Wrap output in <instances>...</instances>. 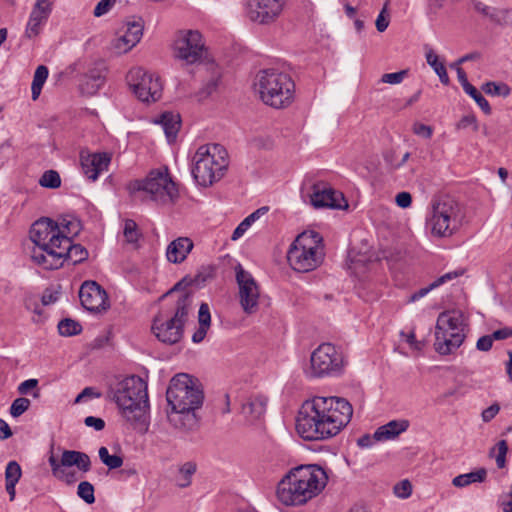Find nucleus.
I'll return each instance as SVG.
<instances>
[{
	"label": "nucleus",
	"instance_id": "obj_1",
	"mask_svg": "<svg viewBox=\"0 0 512 512\" xmlns=\"http://www.w3.org/2000/svg\"><path fill=\"white\" fill-rule=\"evenodd\" d=\"M352 405L341 397L315 396L305 401L296 419V430L305 440H323L337 435L351 420Z\"/></svg>",
	"mask_w": 512,
	"mask_h": 512
},
{
	"label": "nucleus",
	"instance_id": "obj_2",
	"mask_svg": "<svg viewBox=\"0 0 512 512\" xmlns=\"http://www.w3.org/2000/svg\"><path fill=\"white\" fill-rule=\"evenodd\" d=\"M48 227L43 224L36 226L37 246H33L30 251L34 264L46 270H54L61 268L66 261L76 265L88 258L89 253L84 246L74 244L69 236L59 235L56 227L53 230Z\"/></svg>",
	"mask_w": 512,
	"mask_h": 512
},
{
	"label": "nucleus",
	"instance_id": "obj_3",
	"mask_svg": "<svg viewBox=\"0 0 512 512\" xmlns=\"http://www.w3.org/2000/svg\"><path fill=\"white\" fill-rule=\"evenodd\" d=\"M166 399L171 411L167 413L168 421L176 429L188 431L197 426L195 411L204 400V393L197 379L189 374H176L166 390Z\"/></svg>",
	"mask_w": 512,
	"mask_h": 512
},
{
	"label": "nucleus",
	"instance_id": "obj_4",
	"mask_svg": "<svg viewBox=\"0 0 512 512\" xmlns=\"http://www.w3.org/2000/svg\"><path fill=\"white\" fill-rule=\"evenodd\" d=\"M328 476L317 464L300 465L291 469L279 482L277 497L286 506L303 505L326 487Z\"/></svg>",
	"mask_w": 512,
	"mask_h": 512
},
{
	"label": "nucleus",
	"instance_id": "obj_5",
	"mask_svg": "<svg viewBox=\"0 0 512 512\" xmlns=\"http://www.w3.org/2000/svg\"><path fill=\"white\" fill-rule=\"evenodd\" d=\"M254 91L267 106L284 109L295 97V83L291 76L274 68L260 70L253 83Z\"/></svg>",
	"mask_w": 512,
	"mask_h": 512
},
{
	"label": "nucleus",
	"instance_id": "obj_6",
	"mask_svg": "<svg viewBox=\"0 0 512 512\" xmlns=\"http://www.w3.org/2000/svg\"><path fill=\"white\" fill-rule=\"evenodd\" d=\"M123 417L139 422L148 408L147 384L138 376H130L118 383L113 396Z\"/></svg>",
	"mask_w": 512,
	"mask_h": 512
},
{
	"label": "nucleus",
	"instance_id": "obj_7",
	"mask_svg": "<svg viewBox=\"0 0 512 512\" xmlns=\"http://www.w3.org/2000/svg\"><path fill=\"white\" fill-rule=\"evenodd\" d=\"M193 161L192 175L203 187L219 181L228 167L227 151L219 144L200 146Z\"/></svg>",
	"mask_w": 512,
	"mask_h": 512
},
{
	"label": "nucleus",
	"instance_id": "obj_8",
	"mask_svg": "<svg viewBox=\"0 0 512 512\" xmlns=\"http://www.w3.org/2000/svg\"><path fill=\"white\" fill-rule=\"evenodd\" d=\"M323 258L322 237L315 231H306L298 235L287 253L291 268L303 273L316 269Z\"/></svg>",
	"mask_w": 512,
	"mask_h": 512
},
{
	"label": "nucleus",
	"instance_id": "obj_9",
	"mask_svg": "<svg viewBox=\"0 0 512 512\" xmlns=\"http://www.w3.org/2000/svg\"><path fill=\"white\" fill-rule=\"evenodd\" d=\"M191 304L190 295L181 293L175 301L172 316L159 313L154 317L152 331L159 341L172 345L181 340Z\"/></svg>",
	"mask_w": 512,
	"mask_h": 512
},
{
	"label": "nucleus",
	"instance_id": "obj_10",
	"mask_svg": "<svg viewBox=\"0 0 512 512\" xmlns=\"http://www.w3.org/2000/svg\"><path fill=\"white\" fill-rule=\"evenodd\" d=\"M129 188L132 192H145L150 200L160 205L173 204L179 197L167 167L150 171L145 179L131 182Z\"/></svg>",
	"mask_w": 512,
	"mask_h": 512
},
{
	"label": "nucleus",
	"instance_id": "obj_11",
	"mask_svg": "<svg viewBox=\"0 0 512 512\" xmlns=\"http://www.w3.org/2000/svg\"><path fill=\"white\" fill-rule=\"evenodd\" d=\"M461 222L459 203L449 196L441 197L432 204L427 219V228L436 237H450L458 230Z\"/></svg>",
	"mask_w": 512,
	"mask_h": 512
},
{
	"label": "nucleus",
	"instance_id": "obj_12",
	"mask_svg": "<svg viewBox=\"0 0 512 512\" xmlns=\"http://www.w3.org/2000/svg\"><path fill=\"white\" fill-rule=\"evenodd\" d=\"M48 463L51 467L52 475L67 485H72L78 480L76 472L67 470V467L76 466L83 473H87L91 469L89 455L76 450H64L60 460L51 452L48 457Z\"/></svg>",
	"mask_w": 512,
	"mask_h": 512
},
{
	"label": "nucleus",
	"instance_id": "obj_13",
	"mask_svg": "<svg viewBox=\"0 0 512 512\" xmlns=\"http://www.w3.org/2000/svg\"><path fill=\"white\" fill-rule=\"evenodd\" d=\"M344 361L342 354L331 343L319 345L311 354L309 377L334 376L341 373Z\"/></svg>",
	"mask_w": 512,
	"mask_h": 512
},
{
	"label": "nucleus",
	"instance_id": "obj_14",
	"mask_svg": "<svg viewBox=\"0 0 512 512\" xmlns=\"http://www.w3.org/2000/svg\"><path fill=\"white\" fill-rule=\"evenodd\" d=\"M127 83L134 95L142 102H156L162 95V84L159 77L136 67L127 74Z\"/></svg>",
	"mask_w": 512,
	"mask_h": 512
},
{
	"label": "nucleus",
	"instance_id": "obj_15",
	"mask_svg": "<svg viewBox=\"0 0 512 512\" xmlns=\"http://www.w3.org/2000/svg\"><path fill=\"white\" fill-rule=\"evenodd\" d=\"M174 47L176 57L187 64L198 63L201 67L209 60L202 35L198 31L189 30L181 33Z\"/></svg>",
	"mask_w": 512,
	"mask_h": 512
},
{
	"label": "nucleus",
	"instance_id": "obj_16",
	"mask_svg": "<svg viewBox=\"0 0 512 512\" xmlns=\"http://www.w3.org/2000/svg\"><path fill=\"white\" fill-rule=\"evenodd\" d=\"M236 281L239 287V303L243 311L248 315L256 313L259 308L260 297L257 282L241 265L236 267Z\"/></svg>",
	"mask_w": 512,
	"mask_h": 512
},
{
	"label": "nucleus",
	"instance_id": "obj_17",
	"mask_svg": "<svg viewBox=\"0 0 512 512\" xmlns=\"http://www.w3.org/2000/svg\"><path fill=\"white\" fill-rule=\"evenodd\" d=\"M287 0H249V18L259 24L275 22L283 12Z\"/></svg>",
	"mask_w": 512,
	"mask_h": 512
},
{
	"label": "nucleus",
	"instance_id": "obj_18",
	"mask_svg": "<svg viewBox=\"0 0 512 512\" xmlns=\"http://www.w3.org/2000/svg\"><path fill=\"white\" fill-rule=\"evenodd\" d=\"M82 306L91 312H101L109 308L106 291L95 281H85L79 290Z\"/></svg>",
	"mask_w": 512,
	"mask_h": 512
},
{
	"label": "nucleus",
	"instance_id": "obj_19",
	"mask_svg": "<svg viewBox=\"0 0 512 512\" xmlns=\"http://www.w3.org/2000/svg\"><path fill=\"white\" fill-rule=\"evenodd\" d=\"M464 328L465 319L463 313L459 310H448L438 315L435 332H442L447 334L448 337L449 335H459L461 340H465Z\"/></svg>",
	"mask_w": 512,
	"mask_h": 512
},
{
	"label": "nucleus",
	"instance_id": "obj_20",
	"mask_svg": "<svg viewBox=\"0 0 512 512\" xmlns=\"http://www.w3.org/2000/svg\"><path fill=\"white\" fill-rule=\"evenodd\" d=\"M39 224H43L44 226L49 225L48 228H51L52 230L56 227L59 231V235L69 236V240H72L73 237L77 236L81 230V222L75 217H63L58 222L53 221L50 218H42L34 222L30 230V239L34 243V246H37L35 230H37L36 226Z\"/></svg>",
	"mask_w": 512,
	"mask_h": 512
},
{
	"label": "nucleus",
	"instance_id": "obj_21",
	"mask_svg": "<svg viewBox=\"0 0 512 512\" xmlns=\"http://www.w3.org/2000/svg\"><path fill=\"white\" fill-rule=\"evenodd\" d=\"M52 5L53 0L36 1L25 28V37L32 39L41 33L42 26L47 22L52 12Z\"/></svg>",
	"mask_w": 512,
	"mask_h": 512
},
{
	"label": "nucleus",
	"instance_id": "obj_22",
	"mask_svg": "<svg viewBox=\"0 0 512 512\" xmlns=\"http://www.w3.org/2000/svg\"><path fill=\"white\" fill-rule=\"evenodd\" d=\"M199 71L205 74V78L201 88L195 93V97L198 101H203L217 91L221 83L222 72L213 60H207L199 68Z\"/></svg>",
	"mask_w": 512,
	"mask_h": 512
},
{
	"label": "nucleus",
	"instance_id": "obj_23",
	"mask_svg": "<svg viewBox=\"0 0 512 512\" xmlns=\"http://www.w3.org/2000/svg\"><path fill=\"white\" fill-rule=\"evenodd\" d=\"M83 173L88 179L95 181L99 175L108 169L111 156L107 152L80 154Z\"/></svg>",
	"mask_w": 512,
	"mask_h": 512
},
{
	"label": "nucleus",
	"instance_id": "obj_24",
	"mask_svg": "<svg viewBox=\"0 0 512 512\" xmlns=\"http://www.w3.org/2000/svg\"><path fill=\"white\" fill-rule=\"evenodd\" d=\"M345 201L343 194L326 187L324 184H314L313 193L310 195L311 205L315 208H342L341 202Z\"/></svg>",
	"mask_w": 512,
	"mask_h": 512
},
{
	"label": "nucleus",
	"instance_id": "obj_25",
	"mask_svg": "<svg viewBox=\"0 0 512 512\" xmlns=\"http://www.w3.org/2000/svg\"><path fill=\"white\" fill-rule=\"evenodd\" d=\"M144 23L141 18L127 23L126 32L116 39L115 48L122 52L131 50L142 38Z\"/></svg>",
	"mask_w": 512,
	"mask_h": 512
},
{
	"label": "nucleus",
	"instance_id": "obj_26",
	"mask_svg": "<svg viewBox=\"0 0 512 512\" xmlns=\"http://www.w3.org/2000/svg\"><path fill=\"white\" fill-rule=\"evenodd\" d=\"M193 242L188 237H179L173 240L166 249L167 260L171 263H182L193 249Z\"/></svg>",
	"mask_w": 512,
	"mask_h": 512
},
{
	"label": "nucleus",
	"instance_id": "obj_27",
	"mask_svg": "<svg viewBox=\"0 0 512 512\" xmlns=\"http://www.w3.org/2000/svg\"><path fill=\"white\" fill-rule=\"evenodd\" d=\"M409 425L410 423L407 419L391 420L376 429L374 439L376 441L393 440L401 433L407 431Z\"/></svg>",
	"mask_w": 512,
	"mask_h": 512
},
{
	"label": "nucleus",
	"instance_id": "obj_28",
	"mask_svg": "<svg viewBox=\"0 0 512 512\" xmlns=\"http://www.w3.org/2000/svg\"><path fill=\"white\" fill-rule=\"evenodd\" d=\"M464 340H461L460 336H453L443 334L442 332H435L434 348L440 355H449L454 353L462 344Z\"/></svg>",
	"mask_w": 512,
	"mask_h": 512
},
{
	"label": "nucleus",
	"instance_id": "obj_29",
	"mask_svg": "<svg viewBox=\"0 0 512 512\" xmlns=\"http://www.w3.org/2000/svg\"><path fill=\"white\" fill-rule=\"evenodd\" d=\"M267 399L262 396L248 398L243 402L241 413L249 421L259 419L266 410Z\"/></svg>",
	"mask_w": 512,
	"mask_h": 512
},
{
	"label": "nucleus",
	"instance_id": "obj_30",
	"mask_svg": "<svg viewBox=\"0 0 512 512\" xmlns=\"http://www.w3.org/2000/svg\"><path fill=\"white\" fill-rule=\"evenodd\" d=\"M156 123H160L162 125L168 142L175 141L181 127V117L179 114L164 112L160 116V120L156 121Z\"/></svg>",
	"mask_w": 512,
	"mask_h": 512
},
{
	"label": "nucleus",
	"instance_id": "obj_31",
	"mask_svg": "<svg viewBox=\"0 0 512 512\" xmlns=\"http://www.w3.org/2000/svg\"><path fill=\"white\" fill-rule=\"evenodd\" d=\"M463 274L462 270L459 271H452L448 272L440 277H438L435 281H433L430 285L427 287L421 288L420 290L416 291L410 296L409 302H415L422 297L426 296L431 290L438 288L442 284L451 281Z\"/></svg>",
	"mask_w": 512,
	"mask_h": 512
},
{
	"label": "nucleus",
	"instance_id": "obj_32",
	"mask_svg": "<svg viewBox=\"0 0 512 512\" xmlns=\"http://www.w3.org/2000/svg\"><path fill=\"white\" fill-rule=\"evenodd\" d=\"M487 477V470L485 468H479L476 471H472L466 474H460L453 478L452 484L457 488L466 487L472 483H482Z\"/></svg>",
	"mask_w": 512,
	"mask_h": 512
},
{
	"label": "nucleus",
	"instance_id": "obj_33",
	"mask_svg": "<svg viewBox=\"0 0 512 512\" xmlns=\"http://www.w3.org/2000/svg\"><path fill=\"white\" fill-rule=\"evenodd\" d=\"M49 71L48 68L44 65H40L36 68V71L34 73L32 85H31V91H32V98L33 100H36L42 90V87L48 77Z\"/></svg>",
	"mask_w": 512,
	"mask_h": 512
},
{
	"label": "nucleus",
	"instance_id": "obj_34",
	"mask_svg": "<svg viewBox=\"0 0 512 512\" xmlns=\"http://www.w3.org/2000/svg\"><path fill=\"white\" fill-rule=\"evenodd\" d=\"M427 63L433 68L435 73L439 76L442 84L448 85L450 82L446 68L442 62L439 61L438 56L430 50L426 54Z\"/></svg>",
	"mask_w": 512,
	"mask_h": 512
},
{
	"label": "nucleus",
	"instance_id": "obj_35",
	"mask_svg": "<svg viewBox=\"0 0 512 512\" xmlns=\"http://www.w3.org/2000/svg\"><path fill=\"white\" fill-rule=\"evenodd\" d=\"M196 472V464L193 462H186L178 469L176 483L179 487L185 488L191 484V477Z\"/></svg>",
	"mask_w": 512,
	"mask_h": 512
},
{
	"label": "nucleus",
	"instance_id": "obj_36",
	"mask_svg": "<svg viewBox=\"0 0 512 512\" xmlns=\"http://www.w3.org/2000/svg\"><path fill=\"white\" fill-rule=\"evenodd\" d=\"M482 90L492 96L508 97L511 94V88L504 82H487L482 85Z\"/></svg>",
	"mask_w": 512,
	"mask_h": 512
},
{
	"label": "nucleus",
	"instance_id": "obj_37",
	"mask_svg": "<svg viewBox=\"0 0 512 512\" xmlns=\"http://www.w3.org/2000/svg\"><path fill=\"white\" fill-rule=\"evenodd\" d=\"M101 462L110 470L120 468L123 465V458L119 455H110L106 447L102 446L98 450Z\"/></svg>",
	"mask_w": 512,
	"mask_h": 512
},
{
	"label": "nucleus",
	"instance_id": "obj_38",
	"mask_svg": "<svg viewBox=\"0 0 512 512\" xmlns=\"http://www.w3.org/2000/svg\"><path fill=\"white\" fill-rule=\"evenodd\" d=\"M58 331L62 336H74L82 331V326L79 322L66 318L59 322Z\"/></svg>",
	"mask_w": 512,
	"mask_h": 512
},
{
	"label": "nucleus",
	"instance_id": "obj_39",
	"mask_svg": "<svg viewBox=\"0 0 512 512\" xmlns=\"http://www.w3.org/2000/svg\"><path fill=\"white\" fill-rule=\"evenodd\" d=\"M39 184L45 188L56 189L61 185L60 175L55 170H47L39 179Z\"/></svg>",
	"mask_w": 512,
	"mask_h": 512
},
{
	"label": "nucleus",
	"instance_id": "obj_40",
	"mask_svg": "<svg viewBox=\"0 0 512 512\" xmlns=\"http://www.w3.org/2000/svg\"><path fill=\"white\" fill-rule=\"evenodd\" d=\"M94 486L88 481H82L79 483L77 488V495L87 504H93L95 502Z\"/></svg>",
	"mask_w": 512,
	"mask_h": 512
},
{
	"label": "nucleus",
	"instance_id": "obj_41",
	"mask_svg": "<svg viewBox=\"0 0 512 512\" xmlns=\"http://www.w3.org/2000/svg\"><path fill=\"white\" fill-rule=\"evenodd\" d=\"M123 234L128 243H136L141 236L137 223L132 219H127L124 223Z\"/></svg>",
	"mask_w": 512,
	"mask_h": 512
},
{
	"label": "nucleus",
	"instance_id": "obj_42",
	"mask_svg": "<svg viewBox=\"0 0 512 512\" xmlns=\"http://www.w3.org/2000/svg\"><path fill=\"white\" fill-rule=\"evenodd\" d=\"M106 70L107 68L105 63L103 61H98L93 64V66L88 70L86 75L89 77V79L104 84Z\"/></svg>",
	"mask_w": 512,
	"mask_h": 512
},
{
	"label": "nucleus",
	"instance_id": "obj_43",
	"mask_svg": "<svg viewBox=\"0 0 512 512\" xmlns=\"http://www.w3.org/2000/svg\"><path fill=\"white\" fill-rule=\"evenodd\" d=\"M464 91L475 100V102L478 104V106L482 109V111L486 115L491 114V107H490L488 101L473 85H471Z\"/></svg>",
	"mask_w": 512,
	"mask_h": 512
},
{
	"label": "nucleus",
	"instance_id": "obj_44",
	"mask_svg": "<svg viewBox=\"0 0 512 512\" xmlns=\"http://www.w3.org/2000/svg\"><path fill=\"white\" fill-rule=\"evenodd\" d=\"M22 475V470L18 462L10 461L5 469V480L6 482L18 483Z\"/></svg>",
	"mask_w": 512,
	"mask_h": 512
},
{
	"label": "nucleus",
	"instance_id": "obj_45",
	"mask_svg": "<svg viewBox=\"0 0 512 512\" xmlns=\"http://www.w3.org/2000/svg\"><path fill=\"white\" fill-rule=\"evenodd\" d=\"M30 400L28 398L20 397L13 401L10 407V414L12 417H19L30 407Z\"/></svg>",
	"mask_w": 512,
	"mask_h": 512
},
{
	"label": "nucleus",
	"instance_id": "obj_46",
	"mask_svg": "<svg viewBox=\"0 0 512 512\" xmlns=\"http://www.w3.org/2000/svg\"><path fill=\"white\" fill-rule=\"evenodd\" d=\"M103 86L102 83L95 82V80L89 79L85 74L80 84V89L83 94L94 95Z\"/></svg>",
	"mask_w": 512,
	"mask_h": 512
},
{
	"label": "nucleus",
	"instance_id": "obj_47",
	"mask_svg": "<svg viewBox=\"0 0 512 512\" xmlns=\"http://www.w3.org/2000/svg\"><path fill=\"white\" fill-rule=\"evenodd\" d=\"M103 86L102 83L95 82V80L89 79L85 74L80 84V89L83 94L94 95Z\"/></svg>",
	"mask_w": 512,
	"mask_h": 512
},
{
	"label": "nucleus",
	"instance_id": "obj_48",
	"mask_svg": "<svg viewBox=\"0 0 512 512\" xmlns=\"http://www.w3.org/2000/svg\"><path fill=\"white\" fill-rule=\"evenodd\" d=\"M508 18V10L497 9L493 7L488 19L497 25H506L508 23Z\"/></svg>",
	"mask_w": 512,
	"mask_h": 512
},
{
	"label": "nucleus",
	"instance_id": "obj_49",
	"mask_svg": "<svg viewBox=\"0 0 512 512\" xmlns=\"http://www.w3.org/2000/svg\"><path fill=\"white\" fill-rule=\"evenodd\" d=\"M496 448L498 450V454L496 456V465L498 468L502 469L506 465V454L508 452V445L506 440H500Z\"/></svg>",
	"mask_w": 512,
	"mask_h": 512
},
{
	"label": "nucleus",
	"instance_id": "obj_50",
	"mask_svg": "<svg viewBox=\"0 0 512 512\" xmlns=\"http://www.w3.org/2000/svg\"><path fill=\"white\" fill-rule=\"evenodd\" d=\"M394 493L399 498H403V499L408 498L412 493V485L409 482V480L405 479V480H402L399 483H397L394 486Z\"/></svg>",
	"mask_w": 512,
	"mask_h": 512
},
{
	"label": "nucleus",
	"instance_id": "obj_51",
	"mask_svg": "<svg viewBox=\"0 0 512 512\" xmlns=\"http://www.w3.org/2000/svg\"><path fill=\"white\" fill-rule=\"evenodd\" d=\"M407 73V70H401L394 73H385L381 77V82L387 84H399L404 80Z\"/></svg>",
	"mask_w": 512,
	"mask_h": 512
},
{
	"label": "nucleus",
	"instance_id": "obj_52",
	"mask_svg": "<svg viewBox=\"0 0 512 512\" xmlns=\"http://www.w3.org/2000/svg\"><path fill=\"white\" fill-rule=\"evenodd\" d=\"M198 322L199 325L210 327L211 323V315H210V309L207 303H202L199 307L198 312Z\"/></svg>",
	"mask_w": 512,
	"mask_h": 512
},
{
	"label": "nucleus",
	"instance_id": "obj_53",
	"mask_svg": "<svg viewBox=\"0 0 512 512\" xmlns=\"http://www.w3.org/2000/svg\"><path fill=\"white\" fill-rule=\"evenodd\" d=\"M117 0H101L98 2L94 9V16L95 17H101L108 13L111 8L116 4Z\"/></svg>",
	"mask_w": 512,
	"mask_h": 512
},
{
	"label": "nucleus",
	"instance_id": "obj_54",
	"mask_svg": "<svg viewBox=\"0 0 512 512\" xmlns=\"http://www.w3.org/2000/svg\"><path fill=\"white\" fill-rule=\"evenodd\" d=\"M376 28L379 32H384L389 26V14L387 13V3L379 13L376 22Z\"/></svg>",
	"mask_w": 512,
	"mask_h": 512
},
{
	"label": "nucleus",
	"instance_id": "obj_55",
	"mask_svg": "<svg viewBox=\"0 0 512 512\" xmlns=\"http://www.w3.org/2000/svg\"><path fill=\"white\" fill-rule=\"evenodd\" d=\"M268 211L269 208L267 206L260 207L254 212H252L250 215H248L242 222L245 224V226L250 228L253 223H255L258 219L267 214Z\"/></svg>",
	"mask_w": 512,
	"mask_h": 512
},
{
	"label": "nucleus",
	"instance_id": "obj_56",
	"mask_svg": "<svg viewBox=\"0 0 512 512\" xmlns=\"http://www.w3.org/2000/svg\"><path fill=\"white\" fill-rule=\"evenodd\" d=\"M413 132L416 135L421 136V137H423L425 139H430L432 137V134H433V129H432L431 126H428V125L416 122L413 125Z\"/></svg>",
	"mask_w": 512,
	"mask_h": 512
},
{
	"label": "nucleus",
	"instance_id": "obj_57",
	"mask_svg": "<svg viewBox=\"0 0 512 512\" xmlns=\"http://www.w3.org/2000/svg\"><path fill=\"white\" fill-rule=\"evenodd\" d=\"M469 126H472L474 131L478 130L477 120L473 114L463 116L457 124L458 129H465Z\"/></svg>",
	"mask_w": 512,
	"mask_h": 512
},
{
	"label": "nucleus",
	"instance_id": "obj_58",
	"mask_svg": "<svg viewBox=\"0 0 512 512\" xmlns=\"http://www.w3.org/2000/svg\"><path fill=\"white\" fill-rule=\"evenodd\" d=\"M84 423L88 427L94 428L96 431H101L105 427V421L102 418L87 416Z\"/></svg>",
	"mask_w": 512,
	"mask_h": 512
},
{
	"label": "nucleus",
	"instance_id": "obj_59",
	"mask_svg": "<svg viewBox=\"0 0 512 512\" xmlns=\"http://www.w3.org/2000/svg\"><path fill=\"white\" fill-rule=\"evenodd\" d=\"M396 204L401 208H407L412 203V196L409 192H400L395 198Z\"/></svg>",
	"mask_w": 512,
	"mask_h": 512
},
{
	"label": "nucleus",
	"instance_id": "obj_60",
	"mask_svg": "<svg viewBox=\"0 0 512 512\" xmlns=\"http://www.w3.org/2000/svg\"><path fill=\"white\" fill-rule=\"evenodd\" d=\"M493 338L490 335L480 337L476 343V347L480 351H489L492 348Z\"/></svg>",
	"mask_w": 512,
	"mask_h": 512
},
{
	"label": "nucleus",
	"instance_id": "obj_61",
	"mask_svg": "<svg viewBox=\"0 0 512 512\" xmlns=\"http://www.w3.org/2000/svg\"><path fill=\"white\" fill-rule=\"evenodd\" d=\"M500 406L497 403L492 404L482 412V420L484 422L491 421L499 412Z\"/></svg>",
	"mask_w": 512,
	"mask_h": 512
},
{
	"label": "nucleus",
	"instance_id": "obj_62",
	"mask_svg": "<svg viewBox=\"0 0 512 512\" xmlns=\"http://www.w3.org/2000/svg\"><path fill=\"white\" fill-rule=\"evenodd\" d=\"M37 385H38L37 379L25 380L18 386V392L21 395H26L29 393L30 390L37 388Z\"/></svg>",
	"mask_w": 512,
	"mask_h": 512
},
{
	"label": "nucleus",
	"instance_id": "obj_63",
	"mask_svg": "<svg viewBox=\"0 0 512 512\" xmlns=\"http://www.w3.org/2000/svg\"><path fill=\"white\" fill-rule=\"evenodd\" d=\"M491 337L493 338V341L494 340L500 341V340L508 339V338L512 337V328L511 327H503L501 329H498L491 334Z\"/></svg>",
	"mask_w": 512,
	"mask_h": 512
},
{
	"label": "nucleus",
	"instance_id": "obj_64",
	"mask_svg": "<svg viewBox=\"0 0 512 512\" xmlns=\"http://www.w3.org/2000/svg\"><path fill=\"white\" fill-rule=\"evenodd\" d=\"M473 8L484 17L489 18V14L491 13L493 7L486 5L481 1H473Z\"/></svg>",
	"mask_w": 512,
	"mask_h": 512
}]
</instances>
